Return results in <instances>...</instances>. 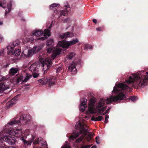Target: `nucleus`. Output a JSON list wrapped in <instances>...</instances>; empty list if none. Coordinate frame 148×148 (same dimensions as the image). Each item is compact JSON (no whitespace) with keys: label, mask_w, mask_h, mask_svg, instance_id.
Here are the masks:
<instances>
[{"label":"nucleus","mask_w":148,"mask_h":148,"mask_svg":"<svg viewBox=\"0 0 148 148\" xmlns=\"http://www.w3.org/2000/svg\"><path fill=\"white\" fill-rule=\"evenodd\" d=\"M128 88V86L124 83H119L114 87L112 92L115 94L118 93L116 96H111L105 99H101L99 101L95 108L93 101L90 100L89 101L88 110L90 113H94L98 111L100 114H102L103 112L106 109V108L103 107L105 104V101L107 104L111 103L113 102H116L118 100L123 99L125 98V95L122 91Z\"/></svg>","instance_id":"f257e3e1"},{"label":"nucleus","mask_w":148,"mask_h":148,"mask_svg":"<svg viewBox=\"0 0 148 148\" xmlns=\"http://www.w3.org/2000/svg\"><path fill=\"white\" fill-rule=\"evenodd\" d=\"M125 81L129 84L134 83L138 86L143 87L148 82V72L143 71L136 74H133Z\"/></svg>","instance_id":"f03ea898"},{"label":"nucleus","mask_w":148,"mask_h":148,"mask_svg":"<svg viewBox=\"0 0 148 148\" xmlns=\"http://www.w3.org/2000/svg\"><path fill=\"white\" fill-rule=\"evenodd\" d=\"M76 129L79 130V132L76 134L71 136L69 138V140H73L78 136L81 134H84V136L87 135L86 137V139L89 141L91 139L93 136L94 134L91 132H88V130L85 125L81 122H79L77 124Z\"/></svg>","instance_id":"7ed1b4c3"},{"label":"nucleus","mask_w":148,"mask_h":148,"mask_svg":"<svg viewBox=\"0 0 148 148\" xmlns=\"http://www.w3.org/2000/svg\"><path fill=\"white\" fill-rule=\"evenodd\" d=\"M31 119V117L29 115H21L15 117L14 119L10 121L6 125V128H8L9 125H13L15 124H18L22 122L23 124L26 123L28 121Z\"/></svg>","instance_id":"20e7f679"},{"label":"nucleus","mask_w":148,"mask_h":148,"mask_svg":"<svg viewBox=\"0 0 148 148\" xmlns=\"http://www.w3.org/2000/svg\"><path fill=\"white\" fill-rule=\"evenodd\" d=\"M2 139L3 140L11 145L14 144L15 143V138L13 137L10 136L9 135L5 136L2 139V137H0V148H7L4 144L3 143V141ZM8 148H13L11 147Z\"/></svg>","instance_id":"39448f33"},{"label":"nucleus","mask_w":148,"mask_h":148,"mask_svg":"<svg viewBox=\"0 0 148 148\" xmlns=\"http://www.w3.org/2000/svg\"><path fill=\"white\" fill-rule=\"evenodd\" d=\"M79 40L78 39L76 38L69 41L63 40L59 41L58 43V45L63 48L67 49L69 47L73 45L78 42Z\"/></svg>","instance_id":"423d86ee"},{"label":"nucleus","mask_w":148,"mask_h":148,"mask_svg":"<svg viewBox=\"0 0 148 148\" xmlns=\"http://www.w3.org/2000/svg\"><path fill=\"white\" fill-rule=\"evenodd\" d=\"M39 82L42 85L48 83L49 86H51L55 84V78L52 76L51 77H45L38 80Z\"/></svg>","instance_id":"0eeeda50"},{"label":"nucleus","mask_w":148,"mask_h":148,"mask_svg":"<svg viewBox=\"0 0 148 148\" xmlns=\"http://www.w3.org/2000/svg\"><path fill=\"white\" fill-rule=\"evenodd\" d=\"M39 60L41 62L42 66L43 68V71H44L48 70L51 64V60L48 58L46 59L41 57L39 59Z\"/></svg>","instance_id":"6e6552de"},{"label":"nucleus","mask_w":148,"mask_h":148,"mask_svg":"<svg viewBox=\"0 0 148 148\" xmlns=\"http://www.w3.org/2000/svg\"><path fill=\"white\" fill-rule=\"evenodd\" d=\"M7 133L16 137L21 136L23 133V131L21 129H15L14 130H9L7 132Z\"/></svg>","instance_id":"1a4fd4ad"},{"label":"nucleus","mask_w":148,"mask_h":148,"mask_svg":"<svg viewBox=\"0 0 148 148\" xmlns=\"http://www.w3.org/2000/svg\"><path fill=\"white\" fill-rule=\"evenodd\" d=\"M53 50V54L51 56V58L53 59L57 55L60 54L61 51V49L57 47L53 48V47H51L47 49V51L49 53H51V51Z\"/></svg>","instance_id":"9d476101"},{"label":"nucleus","mask_w":148,"mask_h":148,"mask_svg":"<svg viewBox=\"0 0 148 148\" xmlns=\"http://www.w3.org/2000/svg\"><path fill=\"white\" fill-rule=\"evenodd\" d=\"M34 54L33 51L32 49L29 48H25L21 54L22 58H25L31 57Z\"/></svg>","instance_id":"9b49d317"},{"label":"nucleus","mask_w":148,"mask_h":148,"mask_svg":"<svg viewBox=\"0 0 148 148\" xmlns=\"http://www.w3.org/2000/svg\"><path fill=\"white\" fill-rule=\"evenodd\" d=\"M39 67V65L38 63H34L29 68V70L32 72L36 71Z\"/></svg>","instance_id":"f8f14e48"},{"label":"nucleus","mask_w":148,"mask_h":148,"mask_svg":"<svg viewBox=\"0 0 148 148\" xmlns=\"http://www.w3.org/2000/svg\"><path fill=\"white\" fill-rule=\"evenodd\" d=\"M74 34L73 33L66 32L60 35V37L61 38L63 39L68 37H73Z\"/></svg>","instance_id":"ddd939ff"},{"label":"nucleus","mask_w":148,"mask_h":148,"mask_svg":"<svg viewBox=\"0 0 148 148\" xmlns=\"http://www.w3.org/2000/svg\"><path fill=\"white\" fill-rule=\"evenodd\" d=\"M44 37L40 38L38 39H41L42 40H44L46 39L50 36V31L47 29H45L44 33Z\"/></svg>","instance_id":"4468645a"},{"label":"nucleus","mask_w":148,"mask_h":148,"mask_svg":"<svg viewBox=\"0 0 148 148\" xmlns=\"http://www.w3.org/2000/svg\"><path fill=\"white\" fill-rule=\"evenodd\" d=\"M35 138V136H32L31 140L26 141L24 140L23 138H21V139L24 142V144L25 145L29 146L31 145L32 141L34 140Z\"/></svg>","instance_id":"2eb2a0df"},{"label":"nucleus","mask_w":148,"mask_h":148,"mask_svg":"<svg viewBox=\"0 0 148 148\" xmlns=\"http://www.w3.org/2000/svg\"><path fill=\"white\" fill-rule=\"evenodd\" d=\"M86 103V100L82 102L79 107V109L81 111L83 112L85 110L86 108L87 107Z\"/></svg>","instance_id":"dca6fc26"},{"label":"nucleus","mask_w":148,"mask_h":148,"mask_svg":"<svg viewBox=\"0 0 148 148\" xmlns=\"http://www.w3.org/2000/svg\"><path fill=\"white\" fill-rule=\"evenodd\" d=\"M68 69L69 71L70 72H72V73L73 74H75L77 73V69L72 64L69 66Z\"/></svg>","instance_id":"f3484780"},{"label":"nucleus","mask_w":148,"mask_h":148,"mask_svg":"<svg viewBox=\"0 0 148 148\" xmlns=\"http://www.w3.org/2000/svg\"><path fill=\"white\" fill-rule=\"evenodd\" d=\"M14 47L12 45H9L7 47V53L8 54L11 53L12 54Z\"/></svg>","instance_id":"a211bd4d"},{"label":"nucleus","mask_w":148,"mask_h":148,"mask_svg":"<svg viewBox=\"0 0 148 148\" xmlns=\"http://www.w3.org/2000/svg\"><path fill=\"white\" fill-rule=\"evenodd\" d=\"M43 32L41 30L35 31L33 34V36H41L43 34Z\"/></svg>","instance_id":"6ab92c4d"},{"label":"nucleus","mask_w":148,"mask_h":148,"mask_svg":"<svg viewBox=\"0 0 148 148\" xmlns=\"http://www.w3.org/2000/svg\"><path fill=\"white\" fill-rule=\"evenodd\" d=\"M9 88V86L5 85L4 84H0V92L4 91Z\"/></svg>","instance_id":"aec40b11"},{"label":"nucleus","mask_w":148,"mask_h":148,"mask_svg":"<svg viewBox=\"0 0 148 148\" xmlns=\"http://www.w3.org/2000/svg\"><path fill=\"white\" fill-rule=\"evenodd\" d=\"M17 100V97H15L13 98L10 101L8 102L7 104L8 105H9V106L10 107L12 105L15 103Z\"/></svg>","instance_id":"412c9836"},{"label":"nucleus","mask_w":148,"mask_h":148,"mask_svg":"<svg viewBox=\"0 0 148 148\" xmlns=\"http://www.w3.org/2000/svg\"><path fill=\"white\" fill-rule=\"evenodd\" d=\"M43 47L39 46L34 47L32 49V50L33 51V53L35 52H37L41 50L42 48Z\"/></svg>","instance_id":"4be33fe9"},{"label":"nucleus","mask_w":148,"mask_h":148,"mask_svg":"<svg viewBox=\"0 0 148 148\" xmlns=\"http://www.w3.org/2000/svg\"><path fill=\"white\" fill-rule=\"evenodd\" d=\"M18 71V69L16 68H12L9 71V73L10 75H14L17 73Z\"/></svg>","instance_id":"5701e85b"},{"label":"nucleus","mask_w":148,"mask_h":148,"mask_svg":"<svg viewBox=\"0 0 148 148\" xmlns=\"http://www.w3.org/2000/svg\"><path fill=\"white\" fill-rule=\"evenodd\" d=\"M32 77V75H31L29 74L28 73L26 74L25 77L23 80V82H27Z\"/></svg>","instance_id":"b1692460"},{"label":"nucleus","mask_w":148,"mask_h":148,"mask_svg":"<svg viewBox=\"0 0 148 148\" xmlns=\"http://www.w3.org/2000/svg\"><path fill=\"white\" fill-rule=\"evenodd\" d=\"M54 42L52 39L48 40L47 43V45L48 46H49L50 45L51 47H53V44Z\"/></svg>","instance_id":"393cba45"},{"label":"nucleus","mask_w":148,"mask_h":148,"mask_svg":"<svg viewBox=\"0 0 148 148\" xmlns=\"http://www.w3.org/2000/svg\"><path fill=\"white\" fill-rule=\"evenodd\" d=\"M21 50L19 49H16L12 53V54L16 56H18L21 53Z\"/></svg>","instance_id":"a878e982"},{"label":"nucleus","mask_w":148,"mask_h":148,"mask_svg":"<svg viewBox=\"0 0 148 148\" xmlns=\"http://www.w3.org/2000/svg\"><path fill=\"white\" fill-rule=\"evenodd\" d=\"M76 54L74 52H71L68 55L67 58L69 59H71L75 56Z\"/></svg>","instance_id":"bb28decb"},{"label":"nucleus","mask_w":148,"mask_h":148,"mask_svg":"<svg viewBox=\"0 0 148 148\" xmlns=\"http://www.w3.org/2000/svg\"><path fill=\"white\" fill-rule=\"evenodd\" d=\"M85 142L84 141H83L82 143V144L81 145V147L80 148H90V145H84V144Z\"/></svg>","instance_id":"cd10ccee"},{"label":"nucleus","mask_w":148,"mask_h":148,"mask_svg":"<svg viewBox=\"0 0 148 148\" xmlns=\"http://www.w3.org/2000/svg\"><path fill=\"white\" fill-rule=\"evenodd\" d=\"M59 5V4L53 3L50 5V8L51 9L55 8L56 7L58 6Z\"/></svg>","instance_id":"c85d7f7f"},{"label":"nucleus","mask_w":148,"mask_h":148,"mask_svg":"<svg viewBox=\"0 0 148 148\" xmlns=\"http://www.w3.org/2000/svg\"><path fill=\"white\" fill-rule=\"evenodd\" d=\"M42 139L41 138H36L34 141L33 143L34 144H39L40 142L41 141Z\"/></svg>","instance_id":"c756f323"},{"label":"nucleus","mask_w":148,"mask_h":148,"mask_svg":"<svg viewBox=\"0 0 148 148\" xmlns=\"http://www.w3.org/2000/svg\"><path fill=\"white\" fill-rule=\"evenodd\" d=\"M84 135H82L80 137L77 138L76 141V143H79L81 141L82 139L84 138Z\"/></svg>","instance_id":"7c9ffc66"},{"label":"nucleus","mask_w":148,"mask_h":148,"mask_svg":"<svg viewBox=\"0 0 148 148\" xmlns=\"http://www.w3.org/2000/svg\"><path fill=\"white\" fill-rule=\"evenodd\" d=\"M61 148H71V147L68 143L67 142H66L64 145Z\"/></svg>","instance_id":"2f4dec72"},{"label":"nucleus","mask_w":148,"mask_h":148,"mask_svg":"<svg viewBox=\"0 0 148 148\" xmlns=\"http://www.w3.org/2000/svg\"><path fill=\"white\" fill-rule=\"evenodd\" d=\"M19 42L18 41H14L12 44H11L10 45H12V46L14 47L17 46L18 45Z\"/></svg>","instance_id":"473e14b6"},{"label":"nucleus","mask_w":148,"mask_h":148,"mask_svg":"<svg viewBox=\"0 0 148 148\" xmlns=\"http://www.w3.org/2000/svg\"><path fill=\"white\" fill-rule=\"evenodd\" d=\"M137 99V98L135 97H131L130 98V99L132 101L134 102Z\"/></svg>","instance_id":"72a5a7b5"},{"label":"nucleus","mask_w":148,"mask_h":148,"mask_svg":"<svg viewBox=\"0 0 148 148\" xmlns=\"http://www.w3.org/2000/svg\"><path fill=\"white\" fill-rule=\"evenodd\" d=\"M23 77L22 76H20L17 79V82L18 83H19L21 81H23Z\"/></svg>","instance_id":"f704fd0d"},{"label":"nucleus","mask_w":148,"mask_h":148,"mask_svg":"<svg viewBox=\"0 0 148 148\" xmlns=\"http://www.w3.org/2000/svg\"><path fill=\"white\" fill-rule=\"evenodd\" d=\"M108 119H109L108 115H106V116H105V120L104 121L105 123H108Z\"/></svg>","instance_id":"c9c22d12"},{"label":"nucleus","mask_w":148,"mask_h":148,"mask_svg":"<svg viewBox=\"0 0 148 148\" xmlns=\"http://www.w3.org/2000/svg\"><path fill=\"white\" fill-rule=\"evenodd\" d=\"M103 117L101 116H99L98 117H97V121H100L102 120Z\"/></svg>","instance_id":"e433bc0d"},{"label":"nucleus","mask_w":148,"mask_h":148,"mask_svg":"<svg viewBox=\"0 0 148 148\" xmlns=\"http://www.w3.org/2000/svg\"><path fill=\"white\" fill-rule=\"evenodd\" d=\"M1 3L0 2V6L2 7V4H4L6 3V1L5 0H3V1H1Z\"/></svg>","instance_id":"4c0bfd02"},{"label":"nucleus","mask_w":148,"mask_h":148,"mask_svg":"<svg viewBox=\"0 0 148 148\" xmlns=\"http://www.w3.org/2000/svg\"><path fill=\"white\" fill-rule=\"evenodd\" d=\"M11 4L8 5L7 7L8 9V11H10V10L11 9Z\"/></svg>","instance_id":"58836bf2"},{"label":"nucleus","mask_w":148,"mask_h":148,"mask_svg":"<svg viewBox=\"0 0 148 148\" xmlns=\"http://www.w3.org/2000/svg\"><path fill=\"white\" fill-rule=\"evenodd\" d=\"M39 75V74L38 73H34L33 74V77L34 78L37 77Z\"/></svg>","instance_id":"ea45409f"},{"label":"nucleus","mask_w":148,"mask_h":148,"mask_svg":"<svg viewBox=\"0 0 148 148\" xmlns=\"http://www.w3.org/2000/svg\"><path fill=\"white\" fill-rule=\"evenodd\" d=\"M41 145L42 146H43L44 145H46V146H47V145L46 143V142L44 141V143H41Z\"/></svg>","instance_id":"a19ab883"},{"label":"nucleus","mask_w":148,"mask_h":148,"mask_svg":"<svg viewBox=\"0 0 148 148\" xmlns=\"http://www.w3.org/2000/svg\"><path fill=\"white\" fill-rule=\"evenodd\" d=\"M91 119L92 121H97L96 118H95L94 116H93L91 118Z\"/></svg>","instance_id":"79ce46f5"},{"label":"nucleus","mask_w":148,"mask_h":148,"mask_svg":"<svg viewBox=\"0 0 148 148\" xmlns=\"http://www.w3.org/2000/svg\"><path fill=\"white\" fill-rule=\"evenodd\" d=\"M6 78L5 77H2L0 76V81L2 80L3 79H5Z\"/></svg>","instance_id":"37998d69"},{"label":"nucleus","mask_w":148,"mask_h":148,"mask_svg":"<svg viewBox=\"0 0 148 148\" xmlns=\"http://www.w3.org/2000/svg\"><path fill=\"white\" fill-rule=\"evenodd\" d=\"M61 70V67H58L56 70L57 72L58 73Z\"/></svg>","instance_id":"c03bdc74"},{"label":"nucleus","mask_w":148,"mask_h":148,"mask_svg":"<svg viewBox=\"0 0 148 148\" xmlns=\"http://www.w3.org/2000/svg\"><path fill=\"white\" fill-rule=\"evenodd\" d=\"M98 138V137H96V140L97 143L98 144H99V140Z\"/></svg>","instance_id":"a18cd8bd"},{"label":"nucleus","mask_w":148,"mask_h":148,"mask_svg":"<svg viewBox=\"0 0 148 148\" xmlns=\"http://www.w3.org/2000/svg\"><path fill=\"white\" fill-rule=\"evenodd\" d=\"M109 109H107L106 111V112L103 113V114H102L103 115H104V114H106V113H108V112L109 111Z\"/></svg>","instance_id":"49530a36"},{"label":"nucleus","mask_w":148,"mask_h":148,"mask_svg":"<svg viewBox=\"0 0 148 148\" xmlns=\"http://www.w3.org/2000/svg\"><path fill=\"white\" fill-rule=\"evenodd\" d=\"M92 21H93V23H97V20L96 19H94Z\"/></svg>","instance_id":"de8ad7c7"},{"label":"nucleus","mask_w":148,"mask_h":148,"mask_svg":"<svg viewBox=\"0 0 148 148\" xmlns=\"http://www.w3.org/2000/svg\"><path fill=\"white\" fill-rule=\"evenodd\" d=\"M96 30L98 31H100L101 30V28L100 27L97 28L96 29Z\"/></svg>","instance_id":"09e8293b"},{"label":"nucleus","mask_w":148,"mask_h":148,"mask_svg":"<svg viewBox=\"0 0 148 148\" xmlns=\"http://www.w3.org/2000/svg\"><path fill=\"white\" fill-rule=\"evenodd\" d=\"M3 40V38L2 37L0 36V42H1Z\"/></svg>","instance_id":"8fccbe9b"},{"label":"nucleus","mask_w":148,"mask_h":148,"mask_svg":"<svg viewBox=\"0 0 148 148\" xmlns=\"http://www.w3.org/2000/svg\"><path fill=\"white\" fill-rule=\"evenodd\" d=\"M4 51L3 50L0 51V56L1 55V53H3Z\"/></svg>","instance_id":"3c124183"},{"label":"nucleus","mask_w":148,"mask_h":148,"mask_svg":"<svg viewBox=\"0 0 148 148\" xmlns=\"http://www.w3.org/2000/svg\"><path fill=\"white\" fill-rule=\"evenodd\" d=\"M30 41V39H29L28 40H27L26 41L25 40V41L26 42H29Z\"/></svg>","instance_id":"603ef678"},{"label":"nucleus","mask_w":148,"mask_h":148,"mask_svg":"<svg viewBox=\"0 0 148 148\" xmlns=\"http://www.w3.org/2000/svg\"><path fill=\"white\" fill-rule=\"evenodd\" d=\"M8 64H7L5 65H4V67H7L8 66Z\"/></svg>","instance_id":"864d4df0"},{"label":"nucleus","mask_w":148,"mask_h":148,"mask_svg":"<svg viewBox=\"0 0 148 148\" xmlns=\"http://www.w3.org/2000/svg\"><path fill=\"white\" fill-rule=\"evenodd\" d=\"M87 48L89 49H92V47L91 46H88V47H87Z\"/></svg>","instance_id":"5fc2aeb1"},{"label":"nucleus","mask_w":148,"mask_h":148,"mask_svg":"<svg viewBox=\"0 0 148 148\" xmlns=\"http://www.w3.org/2000/svg\"><path fill=\"white\" fill-rule=\"evenodd\" d=\"M96 146L95 145L93 146L91 148H96Z\"/></svg>","instance_id":"6e6d98bb"},{"label":"nucleus","mask_w":148,"mask_h":148,"mask_svg":"<svg viewBox=\"0 0 148 148\" xmlns=\"http://www.w3.org/2000/svg\"><path fill=\"white\" fill-rule=\"evenodd\" d=\"M62 11H60V12H61V14L62 15H64V14L63 13H62Z\"/></svg>","instance_id":"4d7b16f0"},{"label":"nucleus","mask_w":148,"mask_h":148,"mask_svg":"<svg viewBox=\"0 0 148 148\" xmlns=\"http://www.w3.org/2000/svg\"><path fill=\"white\" fill-rule=\"evenodd\" d=\"M3 24V23L2 22L0 21V25H2Z\"/></svg>","instance_id":"13d9d810"},{"label":"nucleus","mask_w":148,"mask_h":148,"mask_svg":"<svg viewBox=\"0 0 148 148\" xmlns=\"http://www.w3.org/2000/svg\"><path fill=\"white\" fill-rule=\"evenodd\" d=\"M87 114H88V112H87Z\"/></svg>","instance_id":"bf43d9fd"}]
</instances>
